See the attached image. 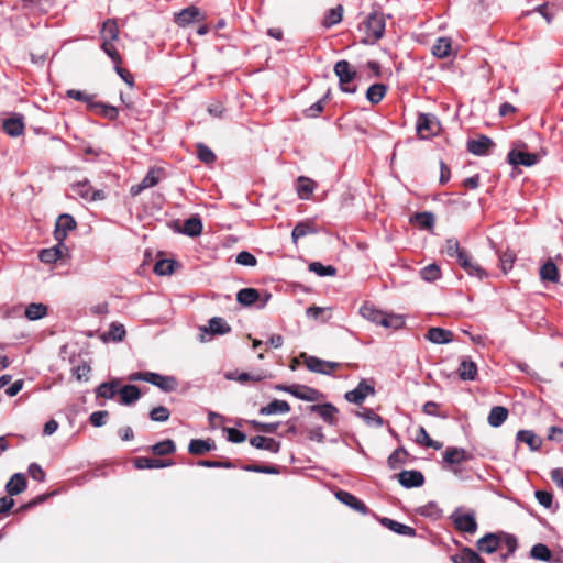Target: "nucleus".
<instances>
[{
	"instance_id": "f257e3e1",
	"label": "nucleus",
	"mask_w": 563,
	"mask_h": 563,
	"mask_svg": "<svg viewBox=\"0 0 563 563\" xmlns=\"http://www.w3.org/2000/svg\"><path fill=\"white\" fill-rule=\"evenodd\" d=\"M503 547L508 549V552L501 553L499 559L503 563H506L508 559L514 555L518 548V541L514 534L506 532H489L478 539L476 542L477 550L486 554H492Z\"/></svg>"
},
{
	"instance_id": "f03ea898",
	"label": "nucleus",
	"mask_w": 563,
	"mask_h": 563,
	"mask_svg": "<svg viewBox=\"0 0 563 563\" xmlns=\"http://www.w3.org/2000/svg\"><path fill=\"white\" fill-rule=\"evenodd\" d=\"M386 19L383 12H371L363 23L360 25V31L364 36L361 38L363 44H375L385 34Z\"/></svg>"
},
{
	"instance_id": "7ed1b4c3",
	"label": "nucleus",
	"mask_w": 563,
	"mask_h": 563,
	"mask_svg": "<svg viewBox=\"0 0 563 563\" xmlns=\"http://www.w3.org/2000/svg\"><path fill=\"white\" fill-rule=\"evenodd\" d=\"M360 314L364 319L387 329H399L405 324L401 316L385 313L367 302L360 308Z\"/></svg>"
},
{
	"instance_id": "20e7f679",
	"label": "nucleus",
	"mask_w": 563,
	"mask_h": 563,
	"mask_svg": "<svg viewBox=\"0 0 563 563\" xmlns=\"http://www.w3.org/2000/svg\"><path fill=\"white\" fill-rule=\"evenodd\" d=\"M333 70L339 78L341 90L346 93H355L356 86H350V84L355 79L356 70L351 64L345 59H341L335 63Z\"/></svg>"
},
{
	"instance_id": "39448f33",
	"label": "nucleus",
	"mask_w": 563,
	"mask_h": 563,
	"mask_svg": "<svg viewBox=\"0 0 563 563\" xmlns=\"http://www.w3.org/2000/svg\"><path fill=\"white\" fill-rule=\"evenodd\" d=\"M472 454L467 453L465 449L457 446H449L443 453V463L448 464L454 475L463 478L461 470L457 467L462 462L471 460Z\"/></svg>"
},
{
	"instance_id": "423d86ee",
	"label": "nucleus",
	"mask_w": 563,
	"mask_h": 563,
	"mask_svg": "<svg viewBox=\"0 0 563 563\" xmlns=\"http://www.w3.org/2000/svg\"><path fill=\"white\" fill-rule=\"evenodd\" d=\"M416 129L419 136L427 140L438 134L440 123L435 115L431 113H420L417 119Z\"/></svg>"
},
{
	"instance_id": "0eeeda50",
	"label": "nucleus",
	"mask_w": 563,
	"mask_h": 563,
	"mask_svg": "<svg viewBox=\"0 0 563 563\" xmlns=\"http://www.w3.org/2000/svg\"><path fill=\"white\" fill-rule=\"evenodd\" d=\"M451 520L454 527L462 532L475 533L477 531V522L473 512H462L461 508H457L452 515Z\"/></svg>"
},
{
	"instance_id": "6e6552de",
	"label": "nucleus",
	"mask_w": 563,
	"mask_h": 563,
	"mask_svg": "<svg viewBox=\"0 0 563 563\" xmlns=\"http://www.w3.org/2000/svg\"><path fill=\"white\" fill-rule=\"evenodd\" d=\"M71 188L76 195L89 202L106 199V192L101 189H93L87 179L74 184Z\"/></svg>"
},
{
	"instance_id": "1a4fd4ad",
	"label": "nucleus",
	"mask_w": 563,
	"mask_h": 563,
	"mask_svg": "<svg viewBox=\"0 0 563 563\" xmlns=\"http://www.w3.org/2000/svg\"><path fill=\"white\" fill-rule=\"evenodd\" d=\"M375 388L374 386L367 384L365 379H362L357 386L345 394V399L349 402L355 404V405H362L367 396L374 395Z\"/></svg>"
},
{
	"instance_id": "9d476101",
	"label": "nucleus",
	"mask_w": 563,
	"mask_h": 563,
	"mask_svg": "<svg viewBox=\"0 0 563 563\" xmlns=\"http://www.w3.org/2000/svg\"><path fill=\"white\" fill-rule=\"evenodd\" d=\"M76 221L68 213L60 214L55 223L54 238L57 242L65 241L69 231L76 229Z\"/></svg>"
},
{
	"instance_id": "9b49d317",
	"label": "nucleus",
	"mask_w": 563,
	"mask_h": 563,
	"mask_svg": "<svg viewBox=\"0 0 563 563\" xmlns=\"http://www.w3.org/2000/svg\"><path fill=\"white\" fill-rule=\"evenodd\" d=\"M305 364L309 371L323 375H330L333 369L340 367V363L323 361L316 356H307Z\"/></svg>"
},
{
	"instance_id": "f8f14e48",
	"label": "nucleus",
	"mask_w": 563,
	"mask_h": 563,
	"mask_svg": "<svg viewBox=\"0 0 563 563\" xmlns=\"http://www.w3.org/2000/svg\"><path fill=\"white\" fill-rule=\"evenodd\" d=\"M495 146L493 140L486 135L467 141V151L476 156H484Z\"/></svg>"
},
{
	"instance_id": "ddd939ff",
	"label": "nucleus",
	"mask_w": 563,
	"mask_h": 563,
	"mask_svg": "<svg viewBox=\"0 0 563 563\" xmlns=\"http://www.w3.org/2000/svg\"><path fill=\"white\" fill-rule=\"evenodd\" d=\"M507 161L514 166L522 165L530 167L538 163V155L534 153L511 150L507 155Z\"/></svg>"
},
{
	"instance_id": "4468645a",
	"label": "nucleus",
	"mask_w": 563,
	"mask_h": 563,
	"mask_svg": "<svg viewBox=\"0 0 563 563\" xmlns=\"http://www.w3.org/2000/svg\"><path fill=\"white\" fill-rule=\"evenodd\" d=\"M399 484L405 488L420 487L424 484V476L420 471H402L398 475Z\"/></svg>"
},
{
	"instance_id": "2eb2a0df",
	"label": "nucleus",
	"mask_w": 563,
	"mask_h": 563,
	"mask_svg": "<svg viewBox=\"0 0 563 563\" xmlns=\"http://www.w3.org/2000/svg\"><path fill=\"white\" fill-rule=\"evenodd\" d=\"M201 19H202L201 11L199 8H197L195 5L185 8L175 14V22L181 27H185V26L189 25L190 23H192L195 21H199Z\"/></svg>"
},
{
	"instance_id": "dca6fc26",
	"label": "nucleus",
	"mask_w": 563,
	"mask_h": 563,
	"mask_svg": "<svg viewBox=\"0 0 563 563\" xmlns=\"http://www.w3.org/2000/svg\"><path fill=\"white\" fill-rule=\"evenodd\" d=\"M457 263L470 276L477 277L479 280L487 277L486 271L478 264L474 263L467 253H465L463 256H460Z\"/></svg>"
},
{
	"instance_id": "f3484780",
	"label": "nucleus",
	"mask_w": 563,
	"mask_h": 563,
	"mask_svg": "<svg viewBox=\"0 0 563 563\" xmlns=\"http://www.w3.org/2000/svg\"><path fill=\"white\" fill-rule=\"evenodd\" d=\"M150 384L158 387L161 390L165 393L174 391L177 388V380L174 376H164L158 373H153L150 375Z\"/></svg>"
},
{
	"instance_id": "a211bd4d",
	"label": "nucleus",
	"mask_w": 563,
	"mask_h": 563,
	"mask_svg": "<svg viewBox=\"0 0 563 563\" xmlns=\"http://www.w3.org/2000/svg\"><path fill=\"white\" fill-rule=\"evenodd\" d=\"M288 394L306 401H317L320 397L319 390L306 385H291V390L288 389Z\"/></svg>"
},
{
	"instance_id": "6ab92c4d",
	"label": "nucleus",
	"mask_w": 563,
	"mask_h": 563,
	"mask_svg": "<svg viewBox=\"0 0 563 563\" xmlns=\"http://www.w3.org/2000/svg\"><path fill=\"white\" fill-rule=\"evenodd\" d=\"M335 496L341 503L349 506L350 508L364 515L367 514L368 509L366 505L353 494L345 490H339Z\"/></svg>"
},
{
	"instance_id": "aec40b11",
	"label": "nucleus",
	"mask_w": 563,
	"mask_h": 563,
	"mask_svg": "<svg viewBox=\"0 0 563 563\" xmlns=\"http://www.w3.org/2000/svg\"><path fill=\"white\" fill-rule=\"evenodd\" d=\"M310 410L312 412H317L324 422L334 426L336 423L335 415L338 412V409L335 406H333L330 402H325L322 405H312L310 407Z\"/></svg>"
},
{
	"instance_id": "412c9836",
	"label": "nucleus",
	"mask_w": 563,
	"mask_h": 563,
	"mask_svg": "<svg viewBox=\"0 0 563 563\" xmlns=\"http://www.w3.org/2000/svg\"><path fill=\"white\" fill-rule=\"evenodd\" d=\"M134 466L139 470L163 468L173 465L170 460H159L146 456H139L133 461Z\"/></svg>"
},
{
	"instance_id": "4be33fe9",
	"label": "nucleus",
	"mask_w": 563,
	"mask_h": 563,
	"mask_svg": "<svg viewBox=\"0 0 563 563\" xmlns=\"http://www.w3.org/2000/svg\"><path fill=\"white\" fill-rule=\"evenodd\" d=\"M27 487L26 478L22 473H15L5 485V492L11 496L23 493Z\"/></svg>"
},
{
	"instance_id": "5701e85b",
	"label": "nucleus",
	"mask_w": 563,
	"mask_h": 563,
	"mask_svg": "<svg viewBox=\"0 0 563 563\" xmlns=\"http://www.w3.org/2000/svg\"><path fill=\"white\" fill-rule=\"evenodd\" d=\"M250 444L256 449L266 450L272 453H278L280 443L273 438L256 435L250 439Z\"/></svg>"
},
{
	"instance_id": "b1692460",
	"label": "nucleus",
	"mask_w": 563,
	"mask_h": 563,
	"mask_svg": "<svg viewBox=\"0 0 563 563\" xmlns=\"http://www.w3.org/2000/svg\"><path fill=\"white\" fill-rule=\"evenodd\" d=\"M426 338L434 344H446L453 341V332L442 328H430Z\"/></svg>"
},
{
	"instance_id": "393cba45",
	"label": "nucleus",
	"mask_w": 563,
	"mask_h": 563,
	"mask_svg": "<svg viewBox=\"0 0 563 563\" xmlns=\"http://www.w3.org/2000/svg\"><path fill=\"white\" fill-rule=\"evenodd\" d=\"M3 130L8 135L12 137L22 135L24 132L23 117L15 115L4 120Z\"/></svg>"
},
{
	"instance_id": "a878e982",
	"label": "nucleus",
	"mask_w": 563,
	"mask_h": 563,
	"mask_svg": "<svg viewBox=\"0 0 563 563\" xmlns=\"http://www.w3.org/2000/svg\"><path fill=\"white\" fill-rule=\"evenodd\" d=\"M462 380H474L477 376V365L470 357H464L457 368Z\"/></svg>"
},
{
	"instance_id": "bb28decb",
	"label": "nucleus",
	"mask_w": 563,
	"mask_h": 563,
	"mask_svg": "<svg viewBox=\"0 0 563 563\" xmlns=\"http://www.w3.org/2000/svg\"><path fill=\"white\" fill-rule=\"evenodd\" d=\"M382 525L389 530L401 534V536H408V537H415L417 534L416 529L407 526L405 523L398 522L396 520L389 519V518H383L380 520Z\"/></svg>"
},
{
	"instance_id": "cd10ccee",
	"label": "nucleus",
	"mask_w": 563,
	"mask_h": 563,
	"mask_svg": "<svg viewBox=\"0 0 563 563\" xmlns=\"http://www.w3.org/2000/svg\"><path fill=\"white\" fill-rule=\"evenodd\" d=\"M260 299L261 294L255 288H243L236 294V301L244 307L255 305Z\"/></svg>"
},
{
	"instance_id": "c85d7f7f",
	"label": "nucleus",
	"mask_w": 563,
	"mask_h": 563,
	"mask_svg": "<svg viewBox=\"0 0 563 563\" xmlns=\"http://www.w3.org/2000/svg\"><path fill=\"white\" fill-rule=\"evenodd\" d=\"M203 330L209 332L211 335H223L231 332V327L223 318L213 317L209 320L208 328H205Z\"/></svg>"
},
{
	"instance_id": "c756f323",
	"label": "nucleus",
	"mask_w": 563,
	"mask_h": 563,
	"mask_svg": "<svg viewBox=\"0 0 563 563\" xmlns=\"http://www.w3.org/2000/svg\"><path fill=\"white\" fill-rule=\"evenodd\" d=\"M101 37L102 42H110L117 41L119 37V26L114 19H108L102 23L101 27Z\"/></svg>"
},
{
	"instance_id": "7c9ffc66",
	"label": "nucleus",
	"mask_w": 563,
	"mask_h": 563,
	"mask_svg": "<svg viewBox=\"0 0 563 563\" xmlns=\"http://www.w3.org/2000/svg\"><path fill=\"white\" fill-rule=\"evenodd\" d=\"M216 448L214 442L203 439H192L188 445V451L194 455H202Z\"/></svg>"
},
{
	"instance_id": "2f4dec72",
	"label": "nucleus",
	"mask_w": 563,
	"mask_h": 563,
	"mask_svg": "<svg viewBox=\"0 0 563 563\" xmlns=\"http://www.w3.org/2000/svg\"><path fill=\"white\" fill-rule=\"evenodd\" d=\"M290 410V406L285 400L274 399L267 406H264L260 409V413L263 416L276 415V413H285Z\"/></svg>"
},
{
	"instance_id": "473e14b6",
	"label": "nucleus",
	"mask_w": 563,
	"mask_h": 563,
	"mask_svg": "<svg viewBox=\"0 0 563 563\" xmlns=\"http://www.w3.org/2000/svg\"><path fill=\"white\" fill-rule=\"evenodd\" d=\"M508 417V409L503 406H495L490 409L487 417L489 426L497 428L500 427Z\"/></svg>"
},
{
	"instance_id": "72a5a7b5",
	"label": "nucleus",
	"mask_w": 563,
	"mask_h": 563,
	"mask_svg": "<svg viewBox=\"0 0 563 563\" xmlns=\"http://www.w3.org/2000/svg\"><path fill=\"white\" fill-rule=\"evenodd\" d=\"M455 563H486L485 560L473 549L463 548L459 555L453 556Z\"/></svg>"
},
{
	"instance_id": "f704fd0d",
	"label": "nucleus",
	"mask_w": 563,
	"mask_h": 563,
	"mask_svg": "<svg viewBox=\"0 0 563 563\" xmlns=\"http://www.w3.org/2000/svg\"><path fill=\"white\" fill-rule=\"evenodd\" d=\"M410 222L417 224L422 230H428L434 225V216L430 211L416 212L410 217Z\"/></svg>"
},
{
	"instance_id": "c9c22d12",
	"label": "nucleus",
	"mask_w": 563,
	"mask_h": 563,
	"mask_svg": "<svg viewBox=\"0 0 563 563\" xmlns=\"http://www.w3.org/2000/svg\"><path fill=\"white\" fill-rule=\"evenodd\" d=\"M181 232L185 235L195 238L201 234L202 232V222L198 216H192L187 219L184 223Z\"/></svg>"
},
{
	"instance_id": "e433bc0d",
	"label": "nucleus",
	"mask_w": 563,
	"mask_h": 563,
	"mask_svg": "<svg viewBox=\"0 0 563 563\" xmlns=\"http://www.w3.org/2000/svg\"><path fill=\"white\" fill-rule=\"evenodd\" d=\"M48 308L44 303L32 302L26 306L24 316L31 321L40 320L47 314Z\"/></svg>"
},
{
	"instance_id": "4c0bfd02",
	"label": "nucleus",
	"mask_w": 563,
	"mask_h": 563,
	"mask_svg": "<svg viewBox=\"0 0 563 563\" xmlns=\"http://www.w3.org/2000/svg\"><path fill=\"white\" fill-rule=\"evenodd\" d=\"M121 404L131 405L141 397V391L135 385H125L119 390Z\"/></svg>"
},
{
	"instance_id": "58836bf2",
	"label": "nucleus",
	"mask_w": 563,
	"mask_h": 563,
	"mask_svg": "<svg viewBox=\"0 0 563 563\" xmlns=\"http://www.w3.org/2000/svg\"><path fill=\"white\" fill-rule=\"evenodd\" d=\"M119 387V380L113 379L111 382L102 383L100 384L96 389V396L106 398V399H112L117 393Z\"/></svg>"
},
{
	"instance_id": "ea45409f",
	"label": "nucleus",
	"mask_w": 563,
	"mask_h": 563,
	"mask_svg": "<svg viewBox=\"0 0 563 563\" xmlns=\"http://www.w3.org/2000/svg\"><path fill=\"white\" fill-rule=\"evenodd\" d=\"M297 181V192L299 198L308 200L313 192L316 186L314 181L305 176H300Z\"/></svg>"
},
{
	"instance_id": "a19ab883",
	"label": "nucleus",
	"mask_w": 563,
	"mask_h": 563,
	"mask_svg": "<svg viewBox=\"0 0 563 563\" xmlns=\"http://www.w3.org/2000/svg\"><path fill=\"white\" fill-rule=\"evenodd\" d=\"M224 377L228 380H236L241 384H245L246 382H250V380L254 382V383L261 382L262 379H264L265 376L262 374L251 375L249 373H239L238 371H233V372H227L224 374Z\"/></svg>"
},
{
	"instance_id": "79ce46f5",
	"label": "nucleus",
	"mask_w": 563,
	"mask_h": 563,
	"mask_svg": "<svg viewBox=\"0 0 563 563\" xmlns=\"http://www.w3.org/2000/svg\"><path fill=\"white\" fill-rule=\"evenodd\" d=\"M342 16H343V7L341 4H339L338 7L332 8L327 11V13L324 14L323 21H322V25L325 29H330L331 26L340 23L342 21Z\"/></svg>"
},
{
	"instance_id": "37998d69",
	"label": "nucleus",
	"mask_w": 563,
	"mask_h": 563,
	"mask_svg": "<svg viewBox=\"0 0 563 563\" xmlns=\"http://www.w3.org/2000/svg\"><path fill=\"white\" fill-rule=\"evenodd\" d=\"M517 440L520 442H523L529 445V448L533 451L539 450L541 446V439L538 438L532 431L530 430H520L517 432Z\"/></svg>"
},
{
	"instance_id": "c03bdc74",
	"label": "nucleus",
	"mask_w": 563,
	"mask_h": 563,
	"mask_svg": "<svg viewBox=\"0 0 563 563\" xmlns=\"http://www.w3.org/2000/svg\"><path fill=\"white\" fill-rule=\"evenodd\" d=\"M540 278L544 282L551 283H556L559 280L558 267L552 261H548L541 266Z\"/></svg>"
},
{
	"instance_id": "a18cd8bd",
	"label": "nucleus",
	"mask_w": 563,
	"mask_h": 563,
	"mask_svg": "<svg viewBox=\"0 0 563 563\" xmlns=\"http://www.w3.org/2000/svg\"><path fill=\"white\" fill-rule=\"evenodd\" d=\"M451 49V40L448 37H440L432 46V54L439 58H445L450 55Z\"/></svg>"
},
{
	"instance_id": "49530a36",
	"label": "nucleus",
	"mask_w": 563,
	"mask_h": 563,
	"mask_svg": "<svg viewBox=\"0 0 563 563\" xmlns=\"http://www.w3.org/2000/svg\"><path fill=\"white\" fill-rule=\"evenodd\" d=\"M530 556L534 560L549 563L550 560H552V551L548 545L543 543H537L531 548Z\"/></svg>"
},
{
	"instance_id": "de8ad7c7",
	"label": "nucleus",
	"mask_w": 563,
	"mask_h": 563,
	"mask_svg": "<svg viewBox=\"0 0 563 563\" xmlns=\"http://www.w3.org/2000/svg\"><path fill=\"white\" fill-rule=\"evenodd\" d=\"M386 90L387 89L384 84H374L367 89L366 98L371 103L377 104L384 98Z\"/></svg>"
},
{
	"instance_id": "09e8293b",
	"label": "nucleus",
	"mask_w": 563,
	"mask_h": 563,
	"mask_svg": "<svg viewBox=\"0 0 563 563\" xmlns=\"http://www.w3.org/2000/svg\"><path fill=\"white\" fill-rule=\"evenodd\" d=\"M445 253L449 257H456V260H460V256H463L466 252L460 247V243L457 239L450 238L445 241L444 249L442 251Z\"/></svg>"
},
{
	"instance_id": "8fccbe9b",
	"label": "nucleus",
	"mask_w": 563,
	"mask_h": 563,
	"mask_svg": "<svg viewBox=\"0 0 563 563\" xmlns=\"http://www.w3.org/2000/svg\"><path fill=\"white\" fill-rule=\"evenodd\" d=\"M408 452L404 448L396 449L387 460L388 466L391 470H396L406 463Z\"/></svg>"
},
{
	"instance_id": "3c124183",
	"label": "nucleus",
	"mask_w": 563,
	"mask_h": 563,
	"mask_svg": "<svg viewBox=\"0 0 563 563\" xmlns=\"http://www.w3.org/2000/svg\"><path fill=\"white\" fill-rule=\"evenodd\" d=\"M316 232H317V230L313 228V225L311 223L301 221L295 225V228L291 232V238H292L294 242L296 243L300 238H303L308 234H312Z\"/></svg>"
},
{
	"instance_id": "603ef678",
	"label": "nucleus",
	"mask_w": 563,
	"mask_h": 563,
	"mask_svg": "<svg viewBox=\"0 0 563 563\" xmlns=\"http://www.w3.org/2000/svg\"><path fill=\"white\" fill-rule=\"evenodd\" d=\"M356 415L369 426L382 427L384 424V419L369 408H363L361 411H357Z\"/></svg>"
},
{
	"instance_id": "864d4df0",
	"label": "nucleus",
	"mask_w": 563,
	"mask_h": 563,
	"mask_svg": "<svg viewBox=\"0 0 563 563\" xmlns=\"http://www.w3.org/2000/svg\"><path fill=\"white\" fill-rule=\"evenodd\" d=\"M151 451L155 455H168L176 451V445L173 440L167 439L154 444Z\"/></svg>"
},
{
	"instance_id": "5fc2aeb1",
	"label": "nucleus",
	"mask_w": 563,
	"mask_h": 563,
	"mask_svg": "<svg viewBox=\"0 0 563 563\" xmlns=\"http://www.w3.org/2000/svg\"><path fill=\"white\" fill-rule=\"evenodd\" d=\"M175 265L177 262L174 260H159L154 265V272L161 276L170 275L174 273Z\"/></svg>"
},
{
	"instance_id": "6e6d98bb",
	"label": "nucleus",
	"mask_w": 563,
	"mask_h": 563,
	"mask_svg": "<svg viewBox=\"0 0 563 563\" xmlns=\"http://www.w3.org/2000/svg\"><path fill=\"white\" fill-rule=\"evenodd\" d=\"M309 271L316 273L318 276H334L336 268L332 265H323L320 262H312L309 264Z\"/></svg>"
},
{
	"instance_id": "4d7b16f0",
	"label": "nucleus",
	"mask_w": 563,
	"mask_h": 563,
	"mask_svg": "<svg viewBox=\"0 0 563 563\" xmlns=\"http://www.w3.org/2000/svg\"><path fill=\"white\" fill-rule=\"evenodd\" d=\"M420 276L426 282H434L441 277V269L437 264H429L420 271Z\"/></svg>"
},
{
	"instance_id": "13d9d810",
	"label": "nucleus",
	"mask_w": 563,
	"mask_h": 563,
	"mask_svg": "<svg viewBox=\"0 0 563 563\" xmlns=\"http://www.w3.org/2000/svg\"><path fill=\"white\" fill-rule=\"evenodd\" d=\"M197 156L205 164H211L216 161V154L203 143L197 144Z\"/></svg>"
},
{
	"instance_id": "bf43d9fd",
	"label": "nucleus",
	"mask_w": 563,
	"mask_h": 563,
	"mask_svg": "<svg viewBox=\"0 0 563 563\" xmlns=\"http://www.w3.org/2000/svg\"><path fill=\"white\" fill-rule=\"evenodd\" d=\"M97 108H100L101 109V114L103 117H106L107 119L109 120H115L119 115V111L115 107L113 106H110V104H106V103H102V102H95V103H91V110L92 109H97Z\"/></svg>"
},
{
	"instance_id": "052dcab7",
	"label": "nucleus",
	"mask_w": 563,
	"mask_h": 563,
	"mask_svg": "<svg viewBox=\"0 0 563 563\" xmlns=\"http://www.w3.org/2000/svg\"><path fill=\"white\" fill-rule=\"evenodd\" d=\"M66 96L77 101L87 103L89 109H91V103H95L92 96L87 95L86 92L80 90L69 89L66 91Z\"/></svg>"
},
{
	"instance_id": "680f3d73",
	"label": "nucleus",
	"mask_w": 563,
	"mask_h": 563,
	"mask_svg": "<svg viewBox=\"0 0 563 563\" xmlns=\"http://www.w3.org/2000/svg\"><path fill=\"white\" fill-rule=\"evenodd\" d=\"M170 412L164 406H158L150 411V418L152 421L165 422L169 419Z\"/></svg>"
},
{
	"instance_id": "e2e57ef3",
	"label": "nucleus",
	"mask_w": 563,
	"mask_h": 563,
	"mask_svg": "<svg viewBox=\"0 0 563 563\" xmlns=\"http://www.w3.org/2000/svg\"><path fill=\"white\" fill-rule=\"evenodd\" d=\"M101 48L111 58V60L114 63V66L122 63L121 55L112 43L102 42Z\"/></svg>"
},
{
	"instance_id": "0e129e2a",
	"label": "nucleus",
	"mask_w": 563,
	"mask_h": 563,
	"mask_svg": "<svg viewBox=\"0 0 563 563\" xmlns=\"http://www.w3.org/2000/svg\"><path fill=\"white\" fill-rule=\"evenodd\" d=\"M199 466L210 467V468H233L234 464L229 461H210V460H201L198 462Z\"/></svg>"
},
{
	"instance_id": "69168bd1",
	"label": "nucleus",
	"mask_w": 563,
	"mask_h": 563,
	"mask_svg": "<svg viewBox=\"0 0 563 563\" xmlns=\"http://www.w3.org/2000/svg\"><path fill=\"white\" fill-rule=\"evenodd\" d=\"M27 473L34 481H37L40 483L44 482L46 478L44 470L37 463H31L29 465Z\"/></svg>"
},
{
	"instance_id": "338daca9",
	"label": "nucleus",
	"mask_w": 563,
	"mask_h": 563,
	"mask_svg": "<svg viewBox=\"0 0 563 563\" xmlns=\"http://www.w3.org/2000/svg\"><path fill=\"white\" fill-rule=\"evenodd\" d=\"M236 263L240 264V265H243V266H255L256 263H257V260L256 257L247 252V251H242L240 252L238 255H236Z\"/></svg>"
},
{
	"instance_id": "774afa93",
	"label": "nucleus",
	"mask_w": 563,
	"mask_h": 563,
	"mask_svg": "<svg viewBox=\"0 0 563 563\" xmlns=\"http://www.w3.org/2000/svg\"><path fill=\"white\" fill-rule=\"evenodd\" d=\"M109 413L106 410L95 411L90 415L89 421L93 427H102L106 423V419Z\"/></svg>"
}]
</instances>
